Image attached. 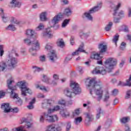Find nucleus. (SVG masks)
Listing matches in <instances>:
<instances>
[{
    "mask_svg": "<svg viewBox=\"0 0 131 131\" xmlns=\"http://www.w3.org/2000/svg\"><path fill=\"white\" fill-rule=\"evenodd\" d=\"M85 83L87 88L90 90V94L93 98L96 99L98 101H101L104 93L102 83L97 82L96 78H93L91 79H86Z\"/></svg>",
    "mask_w": 131,
    "mask_h": 131,
    "instance_id": "nucleus-1",
    "label": "nucleus"
},
{
    "mask_svg": "<svg viewBox=\"0 0 131 131\" xmlns=\"http://www.w3.org/2000/svg\"><path fill=\"white\" fill-rule=\"evenodd\" d=\"M62 18L63 14L61 13L55 15L51 20V21L49 22L50 27L45 30V32L43 33V36H46L47 37H49V38L53 37V34H52V30H51V28H52V27H55V25L57 24L61 18Z\"/></svg>",
    "mask_w": 131,
    "mask_h": 131,
    "instance_id": "nucleus-2",
    "label": "nucleus"
},
{
    "mask_svg": "<svg viewBox=\"0 0 131 131\" xmlns=\"http://www.w3.org/2000/svg\"><path fill=\"white\" fill-rule=\"evenodd\" d=\"M70 88H72V91H71V89L69 88H67L64 91V95L67 97H69V98H71V97H72V94L78 95L81 93V89L79 86V84L74 81H71Z\"/></svg>",
    "mask_w": 131,
    "mask_h": 131,
    "instance_id": "nucleus-3",
    "label": "nucleus"
},
{
    "mask_svg": "<svg viewBox=\"0 0 131 131\" xmlns=\"http://www.w3.org/2000/svg\"><path fill=\"white\" fill-rule=\"evenodd\" d=\"M18 57L19 54L16 52L14 49H12L8 51V65L10 67H12V68H15L17 67V64H18V59L14 57Z\"/></svg>",
    "mask_w": 131,
    "mask_h": 131,
    "instance_id": "nucleus-4",
    "label": "nucleus"
},
{
    "mask_svg": "<svg viewBox=\"0 0 131 131\" xmlns=\"http://www.w3.org/2000/svg\"><path fill=\"white\" fill-rule=\"evenodd\" d=\"M14 82H15L14 81V79H13V78L9 79L7 80V85L9 90H11L10 92L11 98H13L14 100H16L15 101L16 104H17V105L19 106H21V105H22V100L19 98V96H18V94L15 92L14 89H13V87H12V84H13V83Z\"/></svg>",
    "mask_w": 131,
    "mask_h": 131,
    "instance_id": "nucleus-5",
    "label": "nucleus"
},
{
    "mask_svg": "<svg viewBox=\"0 0 131 131\" xmlns=\"http://www.w3.org/2000/svg\"><path fill=\"white\" fill-rule=\"evenodd\" d=\"M27 84V82L25 81H20L17 83V86L20 89L22 96H27L26 94L32 95V91L26 86Z\"/></svg>",
    "mask_w": 131,
    "mask_h": 131,
    "instance_id": "nucleus-6",
    "label": "nucleus"
},
{
    "mask_svg": "<svg viewBox=\"0 0 131 131\" xmlns=\"http://www.w3.org/2000/svg\"><path fill=\"white\" fill-rule=\"evenodd\" d=\"M101 8H102V3H100L97 5L94 8H92L87 12H85L82 16V18H86L90 21H93V16L92 14L98 12Z\"/></svg>",
    "mask_w": 131,
    "mask_h": 131,
    "instance_id": "nucleus-7",
    "label": "nucleus"
},
{
    "mask_svg": "<svg viewBox=\"0 0 131 131\" xmlns=\"http://www.w3.org/2000/svg\"><path fill=\"white\" fill-rule=\"evenodd\" d=\"M45 118L48 122H55V121H58V116L57 115H53L50 116L47 113H43L40 116L39 121L41 123H43L45 121Z\"/></svg>",
    "mask_w": 131,
    "mask_h": 131,
    "instance_id": "nucleus-8",
    "label": "nucleus"
},
{
    "mask_svg": "<svg viewBox=\"0 0 131 131\" xmlns=\"http://www.w3.org/2000/svg\"><path fill=\"white\" fill-rule=\"evenodd\" d=\"M104 64L106 69H108V72H111V70L114 69V67L117 65V59L110 57L105 60Z\"/></svg>",
    "mask_w": 131,
    "mask_h": 131,
    "instance_id": "nucleus-9",
    "label": "nucleus"
},
{
    "mask_svg": "<svg viewBox=\"0 0 131 131\" xmlns=\"http://www.w3.org/2000/svg\"><path fill=\"white\" fill-rule=\"evenodd\" d=\"M45 50L47 51V52H50L48 54L49 58L51 62L54 63L55 61H56L57 59V54H56V52L54 50H52V46L50 43H47L45 46Z\"/></svg>",
    "mask_w": 131,
    "mask_h": 131,
    "instance_id": "nucleus-10",
    "label": "nucleus"
},
{
    "mask_svg": "<svg viewBox=\"0 0 131 131\" xmlns=\"http://www.w3.org/2000/svg\"><path fill=\"white\" fill-rule=\"evenodd\" d=\"M32 47L30 48L29 52L32 56H36V51L39 50V42L38 40L35 39L31 43Z\"/></svg>",
    "mask_w": 131,
    "mask_h": 131,
    "instance_id": "nucleus-11",
    "label": "nucleus"
},
{
    "mask_svg": "<svg viewBox=\"0 0 131 131\" xmlns=\"http://www.w3.org/2000/svg\"><path fill=\"white\" fill-rule=\"evenodd\" d=\"M1 108L4 110L5 113H9V112L18 113V112H19V109L17 107L11 108V107H10V104L9 103H3L1 106Z\"/></svg>",
    "mask_w": 131,
    "mask_h": 131,
    "instance_id": "nucleus-12",
    "label": "nucleus"
},
{
    "mask_svg": "<svg viewBox=\"0 0 131 131\" xmlns=\"http://www.w3.org/2000/svg\"><path fill=\"white\" fill-rule=\"evenodd\" d=\"M120 7H121V3H118V5L116 6H115L114 8L113 15L117 16V17L121 19V18L124 17V12L122 10H121L118 12V10H119Z\"/></svg>",
    "mask_w": 131,
    "mask_h": 131,
    "instance_id": "nucleus-13",
    "label": "nucleus"
},
{
    "mask_svg": "<svg viewBox=\"0 0 131 131\" xmlns=\"http://www.w3.org/2000/svg\"><path fill=\"white\" fill-rule=\"evenodd\" d=\"M93 74H100V75H105L107 73V71L103 67H97L93 71Z\"/></svg>",
    "mask_w": 131,
    "mask_h": 131,
    "instance_id": "nucleus-14",
    "label": "nucleus"
},
{
    "mask_svg": "<svg viewBox=\"0 0 131 131\" xmlns=\"http://www.w3.org/2000/svg\"><path fill=\"white\" fill-rule=\"evenodd\" d=\"M85 122H90L91 121H93L94 120V115L92 114V113L88 112L85 113Z\"/></svg>",
    "mask_w": 131,
    "mask_h": 131,
    "instance_id": "nucleus-15",
    "label": "nucleus"
},
{
    "mask_svg": "<svg viewBox=\"0 0 131 131\" xmlns=\"http://www.w3.org/2000/svg\"><path fill=\"white\" fill-rule=\"evenodd\" d=\"M19 0H12L10 2V5L13 8L17 7L20 8L21 7V3L18 1Z\"/></svg>",
    "mask_w": 131,
    "mask_h": 131,
    "instance_id": "nucleus-16",
    "label": "nucleus"
},
{
    "mask_svg": "<svg viewBox=\"0 0 131 131\" xmlns=\"http://www.w3.org/2000/svg\"><path fill=\"white\" fill-rule=\"evenodd\" d=\"M61 110V107L59 105H55L53 107V108H49L48 109V113H54V112H58V111H59V110Z\"/></svg>",
    "mask_w": 131,
    "mask_h": 131,
    "instance_id": "nucleus-17",
    "label": "nucleus"
},
{
    "mask_svg": "<svg viewBox=\"0 0 131 131\" xmlns=\"http://www.w3.org/2000/svg\"><path fill=\"white\" fill-rule=\"evenodd\" d=\"M59 114L62 117H68V116L70 115L69 112H68L66 109L61 110L59 112Z\"/></svg>",
    "mask_w": 131,
    "mask_h": 131,
    "instance_id": "nucleus-18",
    "label": "nucleus"
},
{
    "mask_svg": "<svg viewBox=\"0 0 131 131\" xmlns=\"http://www.w3.org/2000/svg\"><path fill=\"white\" fill-rule=\"evenodd\" d=\"M98 49L100 50V53H105L107 50V46L104 45L103 43H100L98 46Z\"/></svg>",
    "mask_w": 131,
    "mask_h": 131,
    "instance_id": "nucleus-19",
    "label": "nucleus"
},
{
    "mask_svg": "<svg viewBox=\"0 0 131 131\" xmlns=\"http://www.w3.org/2000/svg\"><path fill=\"white\" fill-rule=\"evenodd\" d=\"M52 103L53 101L52 100H47L46 102L42 103V107L44 108V109H47V108H49L52 105Z\"/></svg>",
    "mask_w": 131,
    "mask_h": 131,
    "instance_id": "nucleus-20",
    "label": "nucleus"
},
{
    "mask_svg": "<svg viewBox=\"0 0 131 131\" xmlns=\"http://www.w3.org/2000/svg\"><path fill=\"white\" fill-rule=\"evenodd\" d=\"M35 98H33L32 100L29 102V105L27 106V108H28L30 110L34 109V105L35 104Z\"/></svg>",
    "mask_w": 131,
    "mask_h": 131,
    "instance_id": "nucleus-21",
    "label": "nucleus"
},
{
    "mask_svg": "<svg viewBox=\"0 0 131 131\" xmlns=\"http://www.w3.org/2000/svg\"><path fill=\"white\" fill-rule=\"evenodd\" d=\"M40 20L43 22H45L48 20V18L47 17V12H42L40 14Z\"/></svg>",
    "mask_w": 131,
    "mask_h": 131,
    "instance_id": "nucleus-22",
    "label": "nucleus"
},
{
    "mask_svg": "<svg viewBox=\"0 0 131 131\" xmlns=\"http://www.w3.org/2000/svg\"><path fill=\"white\" fill-rule=\"evenodd\" d=\"M36 89H39V90H40V91H42V92H45V93H47L50 91V89L48 88H46L45 86H40L39 85H36Z\"/></svg>",
    "mask_w": 131,
    "mask_h": 131,
    "instance_id": "nucleus-23",
    "label": "nucleus"
},
{
    "mask_svg": "<svg viewBox=\"0 0 131 131\" xmlns=\"http://www.w3.org/2000/svg\"><path fill=\"white\" fill-rule=\"evenodd\" d=\"M7 63L6 62L2 61L0 62V72L5 71L7 69Z\"/></svg>",
    "mask_w": 131,
    "mask_h": 131,
    "instance_id": "nucleus-24",
    "label": "nucleus"
},
{
    "mask_svg": "<svg viewBox=\"0 0 131 131\" xmlns=\"http://www.w3.org/2000/svg\"><path fill=\"white\" fill-rule=\"evenodd\" d=\"M57 46L59 47V48H64L65 46V42L63 39H59L57 42Z\"/></svg>",
    "mask_w": 131,
    "mask_h": 131,
    "instance_id": "nucleus-25",
    "label": "nucleus"
},
{
    "mask_svg": "<svg viewBox=\"0 0 131 131\" xmlns=\"http://www.w3.org/2000/svg\"><path fill=\"white\" fill-rule=\"evenodd\" d=\"M113 26V23L112 21L108 22L104 28L105 31H110V30H111Z\"/></svg>",
    "mask_w": 131,
    "mask_h": 131,
    "instance_id": "nucleus-26",
    "label": "nucleus"
},
{
    "mask_svg": "<svg viewBox=\"0 0 131 131\" xmlns=\"http://www.w3.org/2000/svg\"><path fill=\"white\" fill-rule=\"evenodd\" d=\"M129 119H130L129 117H124L120 119V121L122 124H125V123H127V122H128Z\"/></svg>",
    "mask_w": 131,
    "mask_h": 131,
    "instance_id": "nucleus-27",
    "label": "nucleus"
},
{
    "mask_svg": "<svg viewBox=\"0 0 131 131\" xmlns=\"http://www.w3.org/2000/svg\"><path fill=\"white\" fill-rule=\"evenodd\" d=\"M25 34L27 35V36H33L34 35V30L32 29H28L26 31Z\"/></svg>",
    "mask_w": 131,
    "mask_h": 131,
    "instance_id": "nucleus-28",
    "label": "nucleus"
},
{
    "mask_svg": "<svg viewBox=\"0 0 131 131\" xmlns=\"http://www.w3.org/2000/svg\"><path fill=\"white\" fill-rule=\"evenodd\" d=\"M82 121V117H77L76 118H75L74 122L76 125H78Z\"/></svg>",
    "mask_w": 131,
    "mask_h": 131,
    "instance_id": "nucleus-29",
    "label": "nucleus"
},
{
    "mask_svg": "<svg viewBox=\"0 0 131 131\" xmlns=\"http://www.w3.org/2000/svg\"><path fill=\"white\" fill-rule=\"evenodd\" d=\"M23 122L26 123V126H27V128H30L31 127L32 124L28 120L25 118L23 119Z\"/></svg>",
    "mask_w": 131,
    "mask_h": 131,
    "instance_id": "nucleus-30",
    "label": "nucleus"
},
{
    "mask_svg": "<svg viewBox=\"0 0 131 131\" xmlns=\"http://www.w3.org/2000/svg\"><path fill=\"white\" fill-rule=\"evenodd\" d=\"M80 111H81V108H78L75 110L74 112H73V117L78 116V115H79V114H80Z\"/></svg>",
    "mask_w": 131,
    "mask_h": 131,
    "instance_id": "nucleus-31",
    "label": "nucleus"
},
{
    "mask_svg": "<svg viewBox=\"0 0 131 131\" xmlns=\"http://www.w3.org/2000/svg\"><path fill=\"white\" fill-rule=\"evenodd\" d=\"M63 14L64 15H66V16H69L71 15V14H72V11H71L70 8H67L64 10Z\"/></svg>",
    "mask_w": 131,
    "mask_h": 131,
    "instance_id": "nucleus-32",
    "label": "nucleus"
},
{
    "mask_svg": "<svg viewBox=\"0 0 131 131\" xmlns=\"http://www.w3.org/2000/svg\"><path fill=\"white\" fill-rule=\"evenodd\" d=\"M100 55H101V53H100L99 54H92L91 56V58L95 59V60H99L101 59V56H100Z\"/></svg>",
    "mask_w": 131,
    "mask_h": 131,
    "instance_id": "nucleus-33",
    "label": "nucleus"
},
{
    "mask_svg": "<svg viewBox=\"0 0 131 131\" xmlns=\"http://www.w3.org/2000/svg\"><path fill=\"white\" fill-rule=\"evenodd\" d=\"M69 22H70V19H64L61 24V27L62 28H65V27L69 24Z\"/></svg>",
    "mask_w": 131,
    "mask_h": 131,
    "instance_id": "nucleus-34",
    "label": "nucleus"
},
{
    "mask_svg": "<svg viewBox=\"0 0 131 131\" xmlns=\"http://www.w3.org/2000/svg\"><path fill=\"white\" fill-rule=\"evenodd\" d=\"M50 79L49 77L45 75H43V78L42 79V81H43V82H46V83L50 84Z\"/></svg>",
    "mask_w": 131,
    "mask_h": 131,
    "instance_id": "nucleus-35",
    "label": "nucleus"
},
{
    "mask_svg": "<svg viewBox=\"0 0 131 131\" xmlns=\"http://www.w3.org/2000/svg\"><path fill=\"white\" fill-rule=\"evenodd\" d=\"M6 30H11V31H15V30H16V27H15L14 25L10 24L6 28Z\"/></svg>",
    "mask_w": 131,
    "mask_h": 131,
    "instance_id": "nucleus-36",
    "label": "nucleus"
},
{
    "mask_svg": "<svg viewBox=\"0 0 131 131\" xmlns=\"http://www.w3.org/2000/svg\"><path fill=\"white\" fill-rule=\"evenodd\" d=\"M119 38V35L118 34H116L114 36L113 38V42H114L116 46H117V41H118V39Z\"/></svg>",
    "mask_w": 131,
    "mask_h": 131,
    "instance_id": "nucleus-37",
    "label": "nucleus"
},
{
    "mask_svg": "<svg viewBox=\"0 0 131 131\" xmlns=\"http://www.w3.org/2000/svg\"><path fill=\"white\" fill-rule=\"evenodd\" d=\"M45 28V26L42 24H39V25L35 28L36 31L42 30Z\"/></svg>",
    "mask_w": 131,
    "mask_h": 131,
    "instance_id": "nucleus-38",
    "label": "nucleus"
},
{
    "mask_svg": "<svg viewBox=\"0 0 131 131\" xmlns=\"http://www.w3.org/2000/svg\"><path fill=\"white\" fill-rule=\"evenodd\" d=\"M32 68L34 73H36V72H40V71L42 70L41 68L36 66H33Z\"/></svg>",
    "mask_w": 131,
    "mask_h": 131,
    "instance_id": "nucleus-39",
    "label": "nucleus"
},
{
    "mask_svg": "<svg viewBox=\"0 0 131 131\" xmlns=\"http://www.w3.org/2000/svg\"><path fill=\"white\" fill-rule=\"evenodd\" d=\"M120 19H121L120 17H119L116 15H114L113 21L114 23H119V22H120Z\"/></svg>",
    "mask_w": 131,
    "mask_h": 131,
    "instance_id": "nucleus-40",
    "label": "nucleus"
},
{
    "mask_svg": "<svg viewBox=\"0 0 131 131\" xmlns=\"http://www.w3.org/2000/svg\"><path fill=\"white\" fill-rule=\"evenodd\" d=\"M77 51H78L79 53H84L85 50H83V44L81 45Z\"/></svg>",
    "mask_w": 131,
    "mask_h": 131,
    "instance_id": "nucleus-41",
    "label": "nucleus"
},
{
    "mask_svg": "<svg viewBox=\"0 0 131 131\" xmlns=\"http://www.w3.org/2000/svg\"><path fill=\"white\" fill-rule=\"evenodd\" d=\"M11 22L12 24H19V20H17L16 18H11Z\"/></svg>",
    "mask_w": 131,
    "mask_h": 131,
    "instance_id": "nucleus-42",
    "label": "nucleus"
},
{
    "mask_svg": "<svg viewBox=\"0 0 131 131\" xmlns=\"http://www.w3.org/2000/svg\"><path fill=\"white\" fill-rule=\"evenodd\" d=\"M66 131L70 130V128H71V122H68L66 124Z\"/></svg>",
    "mask_w": 131,
    "mask_h": 131,
    "instance_id": "nucleus-43",
    "label": "nucleus"
},
{
    "mask_svg": "<svg viewBox=\"0 0 131 131\" xmlns=\"http://www.w3.org/2000/svg\"><path fill=\"white\" fill-rule=\"evenodd\" d=\"M4 46L0 45V56L3 57L4 54H5V51H4Z\"/></svg>",
    "mask_w": 131,
    "mask_h": 131,
    "instance_id": "nucleus-44",
    "label": "nucleus"
},
{
    "mask_svg": "<svg viewBox=\"0 0 131 131\" xmlns=\"http://www.w3.org/2000/svg\"><path fill=\"white\" fill-rule=\"evenodd\" d=\"M39 60L40 62H42V63H43V62H46V56L45 55H41L39 57Z\"/></svg>",
    "mask_w": 131,
    "mask_h": 131,
    "instance_id": "nucleus-45",
    "label": "nucleus"
},
{
    "mask_svg": "<svg viewBox=\"0 0 131 131\" xmlns=\"http://www.w3.org/2000/svg\"><path fill=\"white\" fill-rule=\"evenodd\" d=\"M24 41L25 43H26V45H31V40H30V39L29 38H26L24 40Z\"/></svg>",
    "mask_w": 131,
    "mask_h": 131,
    "instance_id": "nucleus-46",
    "label": "nucleus"
},
{
    "mask_svg": "<svg viewBox=\"0 0 131 131\" xmlns=\"http://www.w3.org/2000/svg\"><path fill=\"white\" fill-rule=\"evenodd\" d=\"M131 97V90H128L125 97V99H129Z\"/></svg>",
    "mask_w": 131,
    "mask_h": 131,
    "instance_id": "nucleus-47",
    "label": "nucleus"
},
{
    "mask_svg": "<svg viewBox=\"0 0 131 131\" xmlns=\"http://www.w3.org/2000/svg\"><path fill=\"white\" fill-rule=\"evenodd\" d=\"M122 31H124V32H128V28L126 26H122Z\"/></svg>",
    "mask_w": 131,
    "mask_h": 131,
    "instance_id": "nucleus-48",
    "label": "nucleus"
},
{
    "mask_svg": "<svg viewBox=\"0 0 131 131\" xmlns=\"http://www.w3.org/2000/svg\"><path fill=\"white\" fill-rule=\"evenodd\" d=\"M112 123V120L110 119H107V120L105 123V125H106V126H110Z\"/></svg>",
    "mask_w": 131,
    "mask_h": 131,
    "instance_id": "nucleus-49",
    "label": "nucleus"
},
{
    "mask_svg": "<svg viewBox=\"0 0 131 131\" xmlns=\"http://www.w3.org/2000/svg\"><path fill=\"white\" fill-rule=\"evenodd\" d=\"M126 46V43H125L124 42H122L120 46V49H121V50H124V49H125Z\"/></svg>",
    "mask_w": 131,
    "mask_h": 131,
    "instance_id": "nucleus-50",
    "label": "nucleus"
},
{
    "mask_svg": "<svg viewBox=\"0 0 131 131\" xmlns=\"http://www.w3.org/2000/svg\"><path fill=\"white\" fill-rule=\"evenodd\" d=\"M72 54L71 55V54H69L67 56V57H66V59H65V61H70V60H71V59H72Z\"/></svg>",
    "mask_w": 131,
    "mask_h": 131,
    "instance_id": "nucleus-51",
    "label": "nucleus"
},
{
    "mask_svg": "<svg viewBox=\"0 0 131 131\" xmlns=\"http://www.w3.org/2000/svg\"><path fill=\"white\" fill-rule=\"evenodd\" d=\"M97 113L98 114H102L103 113V110H102V108L101 107H98L96 109Z\"/></svg>",
    "mask_w": 131,
    "mask_h": 131,
    "instance_id": "nucleus-52",
    "label": "nucleus"
},
{
    "mask_svg": "<svg viewBox=\"0 0 131 131\" xmlns=\"http://www.w3.org/2000/svg\"><path fill=\"white\" fill-rule=\"evenodd\" d=\"M59 105H61L64 106L66 104V101L65 100L61 99V100L58 101V102Z\"/></svg>",
    "mask_w": 131,
    "mask_h": 131,
    "instance_id": "nucleus-53",
    "label": "nucleus"
},
{
    "mask_svg": "<svg viewBox=\"0 0 131 131\" xmlns=\"http://www.w3.org/2000/svg\"><path fill=\"white\" fill-rule=\"evenodd\" d=\"M55 131H62V125H58L55 127Z\"/></svg>",
    "mask_w": 131,
    "mask_h": 131,
    "instance_id": "nucleus-54",
    "label": "nucleus"
},
{
    "mask_svg": "<svg viewBox=\"0 0 131 131\" xmlns=\"http://www.w3.org/2000/svg\"><path fill=\"white\" fill-rule=\"evenodd\" d=\"M118 90L117 89H114L113 91H112V94L113 95V96H116L117 95H118Z\"/></svg>",
    "mask_w": 131,
    "mask_h": 131,
    "instance_id": "nucleus-55",
    "label": "nucleus"
},
{
    "mask_svg": "<svg viewBox=\"0 0 131 131\" xmlns=\"http://www.w3.org/2000/svg\"><path fill=\"white\" fill-rule=\"evenodd\" d=\"M58 84V82H57V81L55 80H53L52 81V82H50L49 84H51V85H53V86H55V85H57V84Z\"/></svg>",
    "mask_w": 131,
    "mask_h": 131,
    "instance_id": "nucleus-56",
    "label": "nucleus"
},
{
    "mask_svg": "<svg viewBox=\"0 0 131 131\" xmlns=\"http://www.w3.org/2000/svg\"><path fill=\"white\" fill-rule=\"evenodd\" d=\"M126 86H131V82L129 80H126V82L125 83Z\"/></svg>",
    "mask_w": 131,
    "mask_h": 131,
    "instance_id": "nucleus-57",
    "label": "nucleus"
},
{
    "mask_svg": "<svg viewBox=\"0 0 131 131\" xmlns=\"http://www.w3.org/2000/svg\"><path fill=\"white\" fill-rule=\"evenodd\" d=\"M21 126L18 127L17 128H13L12 131H20Z\"/></svg>",
    "mask_w": 131,
    "mask_h": 131,
    "instance_id": "nucleus-58",
    "label": "nucleus"
},
{
    "mask_svg": "<svg viewBox=\"0 0 131 131\" xmlns=\"http://www.w3.org/2000/svg\"><path fill=\"white\" fill-rule=\"evenodd\" d=\"M53 78L55 80H58V79H59V75H58V74H54L53 75Z\"/></svg>",
    "mask_w": 131,
    "mask_h": 131,
    "instance_id": "nucleus-59",
    "label": "nucleus"
},
{
    "mask_svg": "<svg viewBox=\"0 0 131 131\" xmlns=\"http://www.w3.org/2000/svg\"><path fill=\"white\" fill-rule=\"evenodd\" d=\"M118 85H120V86H125V82H121V81H120L118 83Z\"/></svg>",
    "mask_w": 131,
    "mask_h": 131,
    "instance_id": "nucleus-60",
    "label": "nucleus"
},
{
    "mask_svg": "<svg viewBox=\"0 0 131 131\" xmlns=\"http://www.w3.org/2000/svg\"><path fill=\"white\" fill-rule=\"evenodd\" d=\"M78 71L80 74H82L83 73V70L82 69V67H79L78 68Z\"/></svg>",
    "mask_w": 131,
    "mask_h": 131,
    "instance_id": "nucleus-61",
    "label": "nucleus"
},
{
    "mask_svg": "<svg viewBox=\"0 0 131 131\" xmlns=\"http://www.w3.org/2000/svg\"><path fill=\"white\" fill-rule=\"evenodd\" d=\"M2 19H3V21L4 22H7V21H8V17H7V16H6V15H3L2 17Z\"/></svg>",
    "mask_w": 131,
    "mask_h": 131,
    "instance_id": "nucleus-62",
    "label": "nucleus"
},
{
    "mask_svg": "<svg viewBox=\"0 0 131 131\" xmlns=\"http://www.w3.org/2000/svg\"><path fill=\"white\" fill-rule=\"evenodd\" d=\"M70 42H71V45L72 46H73V43H74V36H71V39H70Z\"/></svg>",
    "mask_w": 131,
    "mask_h": 131,
    "instance_id": "nucleus-63",
    "label": "nucleus"
},
{
    "mask_svg": "<svg viewBox=\"0 0 131 131\" xmlns=\"http://www.w3.org/2000/svg\"><path fill=\"white\" fill-rule=\"evenodd\" d=\"M125 131H131L130 128H129V126H128V125H125Z\"/></svg>",
    "mask_w": 131,
    "mask_h": 131,
    "instance_id": "nucleus-64",
    "label": "nucleus"
}]
</instances>
